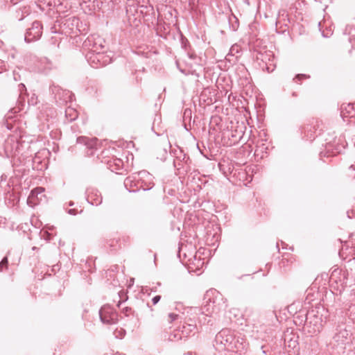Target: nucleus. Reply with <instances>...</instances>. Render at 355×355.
Returning <instances> with one entry per match:
<instances>
[{"instance_id": "nucleus-1", "label": "nucleus", "mask_w": 355, "mask_h": 355, "mask_svg": "<svg viewBox=\"0 0 355 355\" xmlns=\"http://www.w3.org/2000/svg\"><path fill=\"white\" fill-rule=\"evenodd\" d=\"M205 300V304L202 307V314L205 316L212 317L227 307L226 301L222 294L216 290L207 291Z\"/></svg>"}, {"instance_id": "nucleus-2", "label": "nucleus", "mask_w": 355, "mask_h": 355, "mask_svg": "<svg viewBox=\"0 0 355 355\" xmlns=\"http://www.w3.org/2000/svg\"><path fill=\"white\" fill-rule=\"evenodd\" d=\"M234 334V332L230 329H222L216 335L214 345L218 350L230 351L232 349Z\"/></svg>"}, {"instance_id": "nucleus-3", "label": "nucleus", "mask_w": 355, "mask_h": 355, "mask_svg": "<svg viewBox=\"0 0 355 355\" xmlns=\"http://www.w3.org/2000/svg\"><path fill=\"white\" fill-rule=\"evenodd\" d=\"M322 329V318L316 315L313 311L309 312L306 315L304 329L311 336L316 335Z\"/></svg>"}, {"instance_id": "nucleus-4", "label": "nucleus", "mask_w": 355, "mask_h": 355, "mask_svg": "<svg viewBox=\"0 0 355 355\" xmlns=\"http://www.w3.org/2000/svg\"><path fill=\"white\" fill-rule=\"evenodd\" d=\"M105 40L98 35L93 34L87 37L83 42V47L89 52H103L105 49Z\"/></svg>"}, {"instance_id": "nucleus-5", "label": "nucleus", "mask_w": 355, "mask_h": 355, "mask_svg": "<svg viewBox=\"0 0 355 355\" xmlns=\"http://www.w3.org/2000/svg\"><path fill=\"white\" fill-rule=\"evenodd\" d=\"M101 321L103 324H113L118 321V313L110 305H104L99 310Z\"/></svg>"}, {"instance_id": "nucleus-6", "label": "nucleus", "mask_w": 355, "mask_h": 355, "mask_svg": "<svg viewBox=\"0 0 355 355\" xmlns=\"http://www.w3.org/2000/svg\"><path fill=\"white\" fill-rule=\"evenodd\" d=\"M42 34V24L39 21H35L32 23L31 28L27 29L24 40L26 42L30 43L37 40Z\"/></svg>"}, {"instance_id": "nucleus-7", "label": "nucleus", "mask_w": 355, "mask_h": 355, "mask_svg": "<svg viewBox=\"0 0 355 355\" xmlns=\"http://www.w3.org/2000/svg\"><path fill=\"white\" fill-rule=\"evenodd\" d=\"M323 123L322 121L318 119H312L309 121V123L306 124L304 128V132L306 134V137L310 139H314L317 132L320 134L322 130Z\"/></svg>"}, {"instance_id": "nucleus-8", "label": "nucleus", "mask_w": 355, "mask_h": 355, "mask_svg": "<svg viewBox=\"0 0 355 355\" xmlns=\"http://www.w3.org/2000/svg\"><path fill=\"white\" fill-rule=\"evenodd\" d=\"M248 347V343L243 336L241 334H234L232 349L230 351L242 354L247 351Z\"/></svg>"}, {"instance_id": "nucleus-9", "label": "nucleus", "mask_w": 355, "mask_h": 355, "mask_svg": "<svg viewBox=\"0 0 355 355\" xmlns=\"http://www.w3.org/2000/svg\"><path fill=\"white\" fill-rule=\"evenodd\" d=\"M138 178H139V189H142L144 191H148L151 189L154 183L153 182V176L146 171H141L138 172Z\"/></svg>"}, {"instance_id": "nucleus-10", "label": "nucleus", "mask_w": 355, "mask_h": 355, "mask_svg": "<svg viewBox=\"0 0 355 355\" xmlns=\"http://www.w3.org/2000/svg\"><path fill=\"white\" fill-rule=\"evenodd\" d=\"M196 329V325L193 323L184 322L181 327H178L177 332L174 333L173 338L175 340H181L183 338H187Z\"/></svg>"}, {"instance_id": "nucleus-11", "label": "nucleus", "mask_w": 355, "mask_h": 355, "mask_svg": "<svg viewBox=\"0 0 355 355\" xmlns=\"http://www.w3.org/2000/svg\"><path fill=\"white\" fill-rule=\"evenodd\" d=\"M103 58L104 55L102 52H89L86 55L87 62L93 68H98L103 66L105 64V62L103 61Z\"/></svg>"}, {"instance_id": "nucleus-12", "label": "nucleus", "mask_w": 355, "mask_h": 355, "mask_svg": "<svg viewBox=\"0 0 355 355\" xmlns=\"http://www.w3.org/2000/svg\"><path fill=\"white\" fill-rule=\"evenodd\" d=\"M77 143L83 144L87 149V154L88 156H93L94 152L97 148V139L96 138H87L85 137H79L77 138Z\"/></svg>"}, {"instance_id": "nucleus-13", "label": "nucleus", "mask_w": 355, "mask_h": 355, "mask_svg": "<svg viewBox=\"0 0 355 355\" xmlns=\"http://www.w3.org/2000/svg\"><path fill=\"white\" fill-rule=\"evenodd\" d=\"M138 180V173H133L125 179L124 185L129 192H135L139 190Z\"/></svg>"}, {"instance_id": "nucleus-14", "label": "nucleus", "mask_w": 355, "mask_h": 355, "mask_svg": "<svg viewBox=\"0 0 355 355\" xmlns=\"http://www.w3.org/2000/svg\"><path fill=\"white\" fill-rule=\"evenodd\" d=\"M340 116L345 118H352L355 116V103L343 104L340 107Z\"/></svg>"}, {"instance_id": "nucleus-15", "label": "nucleus", "mask_w": 355, "mask_h": 355, "mask_svg": "<svg viewBox=\"0 0 355 355\" xmlns=\"http://www.w3.org/2000/svg\"><path fill=\"white\" fill-rule=\"evenodd\" d=\"M108 168L113 172L117 171L123 168V162L119 158H112L107 162Z\"/></svg>"}, {"instance_id": "nucleus-16", "label": "nucleus", "mask_w": 355, "mask_h": 355, "mask_svg": "<svg viewBox=\"0 0 355 355\" xmlns=\"http://www.w3.org/2000/svg\"><path fill=\"white\" fill-rule=\"evenodd\" d=\"M53 67V63L46 58L41 59L39 62L38 69L44 73H47Z\"/></svg>"}, {"instance_id": "nucleus-17", "label": "nucleus", "mask_w": 355, "mask_h": 355, "mask_svg": "<svg viewBox=\"0 0 355 355\" xmlns=\"http://www.w3.org/2000/svg\"><path fill=\"white\" fill-rule=\"evenodd\" d=\"M31 13V8L27 6H20V7L16 10L15 17L19 20L21 21L25 17L28 16Z\"/></svg>"}, {"instance_id": "nucleus-18", "label": "nucleus", "mask_w": 355, "mask_h": 355, "mask_svg": "<svg viewBox=\"0 0 355 355\" xmlns=\"http://www.w3.org/2000/svg\"><path fill=\"white\" fill-rule=\"evenodd\" d=\"M349 332L345 329H340L338 333L334 336V339L336 342L344 343L349 336Z\"/></svg>"}, {"instance_id": "nucleus-19", "label": "nucleus", "mask_w": 355, "mask_h": 355, "mask_svg": "<svg viewBox=\"0 0 355 355\" xmlns=\"http://www.w3.org/2000/svg\"><path fill=\"white\" fill-rule=\"evenodd\" d=\"M65 117L69 122L73 121L78 118V112L71 107L65 109Z\"/></svg>"}, {"instance_id": "nucleus-20", "label": "nucleus", "mask_w": 355, "mask_h": 355, "mask_svg": "<svg viewBox=\"0 0 355 355\" xmlns=\"http://www.w3.org/2000/svg\"><path fill=\"white\" fill-rule=\"evenodd\" d=\"M345 33L349 35V42H354L355 37V25H347L345 28Z\"/></svg>"}, {"instance_id": "nucleus-21", "label": "nucleus", "mask_w": 355, "mask_h": 355, "mask_svg": "<svg viewBox=\"0 0 355 355\" xmlns=\"http://www.w3.org/2000/svg\"><path fill=\"white\" fill-rule=\"evenodd\" d=\"M95 196H96L95 198H93V197H94L93 195L89 196L88 198H87V200L89 202H90V203L92 205L98 206V205L101 204V202H102V198H101V196H98L97 194H95Z\"/></svg>"}, {"instance_id": "nucleus-22", "label": "nucleus", "mask_w": 355, "mask_h": 355, "mask_svg": "<svg viewBox=\"0 0 355 355\" xmlns=\"http://www.w3.org/2000/svg\"><path fill=\"white\" fill-rule=\"evenodd\" d=\"M346 314L351 320L355 322V304H351L349 306Z\"/></svg>"}, {"instance_id": "nucleus-23", "label": "nucleus", "mask_w": 355, "mask_h": 355, "mask_svg": "<svg viewBox=\"0 0 355 355\" xmlns=\"http://www.w3.org/2000/svg\"><path fill=\"white\" fill-rule=\"evenodd\" d=\"M44 191V189L43 187H37L31 191L28 198H33L35 197H37L39 194H42Z\"/></svg>"}, {"instance_id": "nucleus-24", "label": "nucleus", "mask_w": 355, "mask_h": 355, "mask_svg": "<svg viewBox=\"0 0 355 355\" xmlns=\"http://www.w3.org/2000/svg\"><path fill=\"white\" fill-rule=\"evenodd\" d=\"M121 313L126 317L133 315V316H137V314H135V311H132V309L130 307L125 306L122 308Z\"/></svg>"}, {"instance_id": "nucleus-25", "label": "nucleus", "mask_w": 355, "mask_h": 355, "mask_svg": "<svg viewBox=\"0 0 355 355\" xmlns=\"http://www.w3.org/2000/svg\"><path fill=\"white\" fill-rule=\"evenodd\" d=\"M310 78V76L303 73L297 74L293 78V81L297 84H300V81L303 79H308Z\"/></svg>"}, {"instance_id": "nucleus-26", "label": "nucleus", "mask_w": 355, "mask_h": 355, "mask_svg": "<svg viewBox=\"0 0 355 355\" xmlns=\"http://www.w3.org/2000/svg\"><path fill=\"white\" fill-rule=\"evenodd\" d=\"M8 261L7 257H3L0 262V272H2L4 270V268H8Z\"/></svg>"}, {"instance_id": "nucleus-27", "label": "nucleus", "mask_w": 355, "mask_h": 355, "mask_svg": "<svg viewBox=\"0 0 355 355\" xmlns=\"http://www.w3.org/2000/svg\"><path fill=\"white\" fill-rule=\"evenodd\" d=\"M180 315L178 314L174 313H170L168 315V320L169 323L173 322V321L179 319Z\"/></svg>"}, {"instance_id": "nucleus-28", "label": "nucleus", "mask_w": 355, "mask_h": 355, "mask_svg": "<svg viewBox=\"0 0 355 355\" xmlns=\"http://www.w3.org/2000/svg\"><path fill=\"white\" fill-rule=\"evenodd\" d=\"M28 105H35L37 103V96L33 94L28 100Z\"/></svg>"}, {"instance_id": "nucleus-29", "label": "nucleus", "mask_w": 355, "mask_h": 355, "mask_svg": "<svg viewBox=\"0 0 355 355\" xmlns=\"http://www.w3.org/2000/svg\"><path fill=\"white\" fill-rule=\"evenodd\" d=\"M239 71L241 72V77H249V73L247 69L243 66L239 67Z\"/></svg>"}, {"instance_id": "nucleus-30", "label": "nucleus", "mask_w": 355, "mask_h": 355, "mask_svg": "<svg viewBox=\"0 0 355 355\" xmlns=\"http://www.w3.org/2000/svg\"><path fill=\"white\" fill-rule=\"evenodd\" d=\"M6 64L4 62V61L0 60V73H1L3 71H6Z\"/></svg>"}, {"instance_id": "nucleus-31", "label": "nucleus", "mask_w": 355, "mask_h": 355, "mask_svg": "<svg viewBox=\"0 0 355 355\" xmlns=\"http://www.w3.org/2000/svg\"><path fill=\"white\" fill-rule=\"evenodd\" d=\"M8 144H9V141H6V147H5V151H6V155L8 156H10V155H12V152L11 150H10L8 149Z\"/></svg>"}, {"instance_id": "nucleus-32", "label": "nucleus", "mask_w": 355, "mask_h": 355, "mask_svg": "<svg viewBox=\"0 0 355 355\" xmlns=\"http://www.w3.org/2000/svg\"><path fill=\"white\" fill-rule=\"evenodd\" d=\"M160 299H161L160 295H156V296L153 297L152 299L153 304L155 305L157 303H158V302L160 300Z\"/></svg>"}, {"instance_id": "nucleus-33", "label": "nucleus", "mask_w": 355, "mask_h": 355, "mask_svg": "<svg viewBox=\"0 0 355 355\" xmlns=\"http://www.w3.org/2000/svg\"><path fill=\"white\" fill-rule=\"evenodd\" d=\"M70 20H71V24H75L76 26H78V23H79V19L77 18V17H73L71 18Z\"/></svg>"}, {"instance_id": "nucleus-34", "label": "nucleus", "mask_w": 355, "mask_h": 355, "mask_svg": "<svg viewBox=\"0 0 355 355\" xmlns=\"http://www.w3.org/2000/svg\"><path fill=\"white\" fill-rule=\"evenodd\" d=\"M68 213L71 215H76L78 211L76 209H70L68 210Z\"/></svg>"}, {"instance_id": "nucleus-35", "label": "nucleus", "mask_w": 355, "mask_h": 355, "mask_svg": "<svg viewBox=\"0 0 355 355\" xmlns=\"http://www.w3.org/2000/svg\"><path fill=\"white\" fill-rule=\"evenodd\" d=\"M21 0H10V2L12 3V4H17L18 3V1H20Z\"/></svg>"}, {"instance_id": "nucleus-36", "label": "nucleus", "mask_w": 355, "mask_h": 355, "mask_svg": "<svg viewBox=\"0 0 355 355\" xmlns=\"http://www.w3.org/2000/svg\"><path fill=\"white\" fill-rule=\"evenodd\" d=\"M238 28V25H232V30L236 31Z\"/></svg>"}, {"instance_id": "nucleus-37", "label": "nucleus", "mask_w": 355, "mask_h": 355, "mask_svg": "<svg viewBox=\"0 0 355 355\" xmlns=\"http://www.w3.org/2000/svg\"><path fill=\"white\" fill-rule=\"evenodd\" d=\"M349 169L355 170V164H352L349 166Z\"/></svg>"}, {"instance_id": "nucleus-38", "label": "nucleus", "mask_w": 355, "mask_h": 355, "mask_svg": "<svg viewBox=\"0 0 355 355\" xmlns=\"http://www.w3.org/2000/svg\"><path fill=\"white\" fill-rule=\"evenodd\" d=\"M292 96H293V97H296V96H297V93H296L295 92H293L292 93Z\"/></svg>"}, {"instance_id": "nucleus-39", "label": "nucleus", "mask_w": 355, "mask_h": 355, "mask_svg": "<svg viewBox=\"0 0 355 355\" xmlns=\"http://www.w3.org/2000/svg\"><path fill=\"white\" fill-rule=\"evenodd\" d=\"M73 202H69V206H73Z\"/></svg>"}, {"instance_id": "nucleus-40", "label": "nucleus", "mask_w": 355, "mask_h": 355, "mask_svg": "<svg viewBox=\"0 0 355 355\" xmlns=\"http://www.w3.org/2000/svg\"><path fill=\"white\" fill-rule=\"evenodd\" d=\"M67 95H69V98H71V94H69V93L68 92V93H67Z\"/></svg>"}, {"instance_id": "nucleus-41", "label": "nucleus", "mask_w": 355, "mask_h": 355, "mask_svg": "<svg viewBox=\"0 0 355 355\" xmlns=\"http://www.w3.org/2000/svg\"><path fill=\"white\" fill-rule=\"evenodd\" d=\"M233 18L235 19L236 20H237V19L236 18L235 16H233Z\"/></svg>"}, {"instance_id": "nucleus-42", "label": "nucleus", "mask_w": 355, "mask_h": 355, "mask_svg": "<svg viewBox=\"0 0 355 355\" xmlns=\"http://www.w3.org/2000/svg\"><path fill=\"white\" fill-rule=\"evenodd\" d=\"M354 42H355V37H354Z\"/></svg>"}]
</instances>
